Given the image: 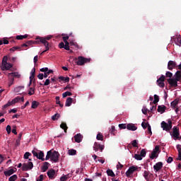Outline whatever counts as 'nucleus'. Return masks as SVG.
<instances>
[{
  "instance_id": "nucleus-1",
  "label": "nucleus",
  "mask_w": 181,
  "mask_h": 181,
  "mask_svg": "<svg viewBox=\"0 0 181 181\" xmlns=\"http://www.w3.org/2000/svg\"><path fill=\"white\" fill-rule=\"evenodd\" d=\"M52 35H48L47 37H37L35 38L36 42L38 45H40V43H42V45H44V46L47 48V50L49 49V42H47V40H50V39H52Z\"/></svg>"
},
{
  "instance_id": "nucleus-2",
  "label": "nucleus",
  "mask_w": 181,
  "mask_h": 181,
  "mask_svg": "<svg viewBox=\"0 0 181 181\" xmlns=\"http://www.w3.org/2000/svg\"><path fill=\"white\" fill-rule=\"evenodd\" d=\"M13 67V65L11 63H8V56H4L2 59L1 62V70L5 71V70H10Z\"/></svg>"
},
{
  "instance_id": "nucleus-3",
  "label": "nucleus",
  "mask_w": 181,
  "mask_h": 181,
  "mask_svg": "<svg viewBox=\"0 0 181 181\" xmlns=\"http://www.w3.org/2000/svg\"><path fill=\"white\" fill-rule=\"evenodd\" d=\"M74 60L76 61L77 66H84L86 63H90V62L91 61V59L79 56L78 57H76Z\"/></svg>"
},
{
  "instance_id": "nucleus-4",
  "label": "nucleus",
  "mask_w": 181,
  "mask_h": 181,
  "mask_svg": "<svg viewBox=\"0 0 181 181\" xmlns=\"http://www.w3.org/2000/svg\"><path fill=\"white\" fill-rule=\"evenodd\" d=\"M168 123H166L165 121H163L161 122V128H163V131H166L167 132H169V131H170V129H172V120L168 119Z\"/></svg>"
},
{
  "instance_id": "nucleus-5",
  "label": "nucleus",
  "mask_w": 181,
  "mask_h": 181,
  "mask_svg": "<svg viewBox=\"0 0 181 181\" xmlns=\"http://www.w3.org/2000/svg\"><path fill=\"white\" fill-rule=\"evenodd\" d=\"M172 136H173V139L176 141V139H178L180 141L181 136H180V132L179 130V127H174L173 128V134H170Z\"/></svg>"
},
{
  "instance_id": "nucleus-6",
  "label": "nucleus",
  "mask_w": 181,
  "mask_h": 181,
  "mask_svg": "<svg viewBox=\"0 0 181 181\" xmlns=\"http://www.w3.org/2000/svg\"><path fill=\"white\" fill-rule=\"evenodd\" d=\"M160 153V146H156L151 154L150 155V159H155V158H158L159 156Z\"/></svg>"
},
{
  "instance_id": "nucleus-7",
  "label": "nucleus",
  "mask_w": 181,
  "mask_h": 181,
  "mask_svg": "<svg viewBox=\"0 0 181 181\" xmlns=\"http://www.w3.org/2000/svg\"><path fill=\"white\" fill-rule=\"evenodd\" d=\"M141 170V168H138L137 166H132L129 167V168L126 172V176L127 177H129L132 173H134L135 171L139 172Z\"/></svg>"
},
{
  "instance_id": "nucleus-8",
  "label": "nucleus",
  "mask_w": 181,
  "mask_h": 181,
  "mask_svg": "<svg viewBox=\"0 0 181 181\" xmlns=\"http://www.w3.org/2000/svg\"><path fill=\"white\" fill-rule=\"evenodd\" d=\"M104 148H105L104 145L100 144L98 142L94 143L93 151H95V152H98V151H100V152H103V151H104Z\"/></svg>"
},
{
  "instance_id": "nucleus-9",
  "label": "nucleus",
  "mask_w": 181,
  "mask_h": 181,
  "mask_svg": "<svg viewBox=\"0 0 181 181\" xmlns=\"http://www.w3.org/2000/svg\"><path fill=\"white\" fill-rule=\"evenodd\" d=\"M33 169V163L28 162V163H23L22 166V170L26 172L28 170H32Z\"/></svg>"
},
{
  "instance_id": "nucleus-10",
  "label": "nucleus",
  "mask_w": 181,
  "mask_h": 181,
  "mask_svg": "<svg viewBox=\"0 0 181 181\" xmlns=\"http://www.w3.org/2000/svg\"><path fill=\"white\" fill-rule=\"evenodd\" d=\"M47 175L50 180H53L56 177V170L51 168L47 171Z\"/></svg>"
},
{
  "instance_id": "nucleus-11",
  "label": "nucleus",
  "mask_w": 181,
  "mask_h": 181,
  "mask_svg": "<svg viewBox=\"0 0 181 181\" xmlns=\"http://www.w3.org/2000/svg\"><path fill=\"white\" fill-rule=\"evenodd\" d=\"M177 81H179V79H176V78H168V84H170V86L171 87H174L175 88H176V87H177Z\"/></svg>"
},
{
  "instance_id": "nucleus-12",
  "label": "nucleus",
  "mask_w": 181,
  "mask_h": 181,
  "mask_svg": "<svg viewBox=\"0 0 181 181\" xmlns=\"http://www.w3.org/2000/svg\"><path fill=\"white\" fill-rule=\"evenodd\" d=\"M60 156V154H59V152L57 151H54L52 153V156H51V160L52 162H54L55 163L57 162H59V156Z\"/></svg>"
},
{
  "instance_id": "nucleus-13",
  "label": "nucleus",
  "mask_w": 181,
  "mask_h": 181,
  "mask_svg": "<svg viewBox=\"0 0 181 181\" xmlns=\"http://www.w3.org/2000/svg\"><path fill=\"white\" fill-rule=\"evenodd\" d=\"M165 76L162 75L158 80H157V84L159 87L161 88H163L165 87Z\"/></svg>"
},
{
  "instance_id": "nucleus-14",
  "label": "nucleus",
  "mask_w": 181,
  "mask_h": 181,
  "mask_svg": "<svg viewBox=\"0 0 181 181\" xmlns=\"http://www.w3.org/2000/svg\"><path fill=\"white\" fill-rule=\"evenodd\" d=\"M19 101H21L22 103H23L25 101V98L23 97L17 96L16 98L13 99L10 102V103H11V105H13V104H16V103H19Z\"/></svg>"
},
{
  "instance_id": "nucleus-15",
  "label": "nucleus",
  "mask_w": 181,
  "mask_h": 181,
  "mask_svg": "<svg viewBox=\"0 0 181 181\" xmlns=\"http://www.w3.org/2000/svg\"><path fill=\"white\" fill-rule=\"evenodd\" d=\"M162 168H163V163L162 162H158L153 165V169L156 170V172H159Z\"/></svg>"
},
{
  "instance_id": "nucleus-16",
  "label": "nucleus",
  "mask_w": 181,
  "mask_h": 181,
  "mask_svg": "<svg viewBox=\"0 0 181 181\" xmlns=\"http://www.w3.org/2000/svg\"><path fill=\"white\" fill-rule=\"evenodd\" d=\"M74 139H75V142H77V144H80V142H81V141H83V134L78 133L77 134H76L74 136Z\"/></svg>"
},
{
  "instance_id": "nucleus-17",
  "label": "nucleus",
  "mask_w": 181,
  "mask_h": 181,
  "mask_svg": "<svg viewBox=\"0 0 181 181\" xmlns=\"http://www.w3.org/2000/svg\"><path fill=\"white\" fill-rule=\"evenodd\" d=\"M176 67V62L174 61H169L168 63V70H172Z\"/></svg>"
},
{
  "instance_id": "nucleus-18",
  "label": "nucleus",
  "mask_w": 181,
  "mask_h": 181,
  "mask_svg": "<svg viewBox=\"0 0 181 181\" xmlns=\"http://www.w3.org/2000/svg\"><path fill=\"white\" fill-rule=\"evenodd\" d=\"M127 129L129 131H136L138 129V127H136L134 124H128L127 125Z\"/></svg>"
},
{
  "instance_id": "nucleus-19",
  "label": "nucleus",
  "mask_w": 181,
  "mask_h": 181,
  "mask_svg": "<svg viewBox=\"0 0 181 181\" xmlns=\"http://www.w3.org/2000/svg\"><path fill=\"white\" fill-rule=\"evenodd\" d=\"M15 173V170L13 168H11L7 171L4 172V175L6 176H11V175H13Z\"/></svg>"
},
{
  "instance_id": "nucleus-20",
  "label": "nucleus",
  "mask_w": 181,
  "mask_h": 181,
  "mask_svg": "<svg viewBox=\"0 0 181 181\" xmlns=\"http://www.w3.org/2000/svg\"><path fill=\"white\" fill-rule=\"evenodd\" d=\"M45 153L43 151H40L38 156H37V159H40L42 162H45Z\"/></svg>"
},
{
  "instance_id": "nucleus-21",
  "label": "nucleus",
  "mask_w": 181,
  "mask_h": 181,
  "mask_svg": "<svg viewBox=\"0 0 181 181\" xmlns=\"http://www.w3.org/2000/svg\"><path fill=\"white\" fill-rule=\"evenodd\" d=\"M178 104L179 100L175 99V100L171 102V108H173V110H175V108L177 107Z\"/></svg>"
},
{
  "instance_id": "nucleus-22",
  "label": "nucleus",
  "mask_w": 181,
  "mask_h": 181,
  "mask_svg": "<svg viewBox=\"0 0 181 181\" xmlns=\"http://www.w3.org/2000/svg\"><path fill=\"white\" fill-rule=\"evenodd\" d=\"M166 110V106L165 105H158V112H161V114H163Z\"/></svg>"
},
{
  "instance_id": "nucleus-23",
  "label": "nucleus",
  "mask_w": 181,
  "mask_h": 181,
  "mask_svg": "<svg viewBox=\"0 0 181 181\" xmlns=\"http://www.w3.org/2000/svg\"><path fill=\"white\" fill-rule=\"evenodd\" d=\"M73 104V98H68L65 103V107H70Z\"/></svg>"
},
{
  "instance_id": "nucleus-24",
  "label": "nucleus",
  "mask_w": 181,
  "mask_h": 181,
  "mask_svg": "<svg viewBox=\"0 0 181 181\" xmlns=\"http://www.w3.org/2000/svg\"><path fill=\"white\" fill-rule=\"evenodd\" d=\"M36 74V69L35 68H33L32 70H31V72H30V80H33L35 78V76Z\"/></svg>"
},
{
  "instance_id": "nucleus-25",
  "label": "nucleus",
  "mask_w": 181,
  "mask_h": 181,
  "mask_svg": "<svg viewBox=\"0 0 181 181\" xmlns=\"http://www.w3.org/2000/svg\"><path fill=\"white\" fill-rule=\"evenodd\" d=\"M49 163L47 162L44 163V164L42 166V172H46V170H47V169H49Z\"/></svg>"
},
{
  "instance_id": "nucleus-26",
  "label": "nucleus",
  "mask_w": 181,
  "mask_h": 181,
  "mask_svg": "<svg viewBox=\"0 0 181 181\" xmlns=\"http://www.w3.org/2000/svg\"><path fill=\"white\" fill-rule=\"evenodd\" d=\"M107 176H110L111 177H115V174L114 173V171L111 169L107 170Z\"/></svg>"
},
{
  "instance_id": "nucleus-27",
  "label": "nucleus",
  "mask_w": 181,
  "mask_h": 181,
  "mask_svg": "<svg viewBox=\"0 0 181 181\" xmlns=\"http://www.w3.org/2000/svg\"><path fill=\"white\" fill-rule=\"evenodd\" d=\"M60 128H62V129H64V132H67V129L69 127H67V124L64 122H62L61 124H60Z\"/></svg>"
},
{
  "instance_id": "nucleus-28",
  "label": "nucleus",
  "mask_w": 181,
  "mask_h": 181,
  "mask_svg": "<svg viewBox=\"0 0 181 181\" xmlns=\"http://www.w3.org/2000/svg\"><path fill=\"white\" fill-rule=\"evenodd\" d=\"M177 149L178 151V158H177V160H181V147H180V145H177Z\"/></svg>"
},
{
  "instance_id": "nucleus-29",
  "label": "nucleus",
  "mask_w": 181,
  "mask_h": 181,
  "mask_svg": "<svg viewBox=\"0 0 181 181\" xmlns=\"http://www.w3.org/2000/svg\"><path fill=\"white\" fill-rule=\"evenodd\" d=\"M37 107H39V102L34 100L32 102L31 108H33L34 110L36 109Z\"/></svg>"
},
{
  "instance_id": "nucleus-30",
  "label": "nucleus",
  "mask_w": 181,
  "mask_h": 181,
  "mask_svg": "<svg viewBox=\"0 0 181 181\" xmlns=\"http://www.w3.org/2000/svg\"><path fill=\"white\" fill-rule=\"evenodd\" d=\"M52 151H47L45 160H49V159H51L52 160Z\"/></svg>"
},
{
  "instance_id": "nucleus-31",
  "label": "nucleus",
  "mask_w": 181,
  "mask_h": 181,
  "mask_svg": "<svg viewBox=\"0 0 181 181\" xmlns=\"http://www.w3.org/2000/svg\"><path fill=\"white\" fill-rule=\"evenodd\" d=\"M59 79L61 80V81H64L65 83H69V81H70V78L69 77L59 76Z\"/></svg>"
},
{
  "instance_id": "nucleus-32",
  "label": "nucleus",
  "mask_w": 181,
  "mask_h": 181,
  "mask_svg": "<svg viewBox=\"0 0 181 181\" xmlns=\"http://www.w3.org/2000/svg\"><path fill=\"white\" fill-rule=\"evenodd\" d=\"M68 153L69 155H70L71 156H74V155L77 154V151L74 150V149H69L68 151Z\"/></svg>"
},
{
  "instance_id": "nucleus-33",
  "label": "nucleus",
  "mask_w": 181,
  "mask_h": 181,
  "mask_svg": "<svg viewBox=\"0 0 181 181\" xmlns=\"http://www.w3.org/2000/svg\"><path fill=\"white\" fill-rule=\"evenodd\" d=\"M37 42V40H36L35 41L28 40L25 43L27 44V45L30 46L32 45H38Z\"/></svg>"
},
{
  "instance_id": "nucleus-34",
  "label": "nucleus",
  "mask_w": 181,
  "mask_h": 181,
  "mask_svg": "<svg viewBox=\"0 0 181 181\" xmlns=\"http://www.w3.org/2000/svg\"><path fill=\"white\" fill-rule=\"evenodd\" d=\"M71 95H73V93H71V92L69 91L64 92L62 94L63 98H66V97H70Z\"/></svg>"
},
{
  "instance_id": "nucleus-35",
  "label": "nucleus",
  "mask_w": 181,
  "mask_h": 181,
  "mask_svg": "<svg viewBox=\"0 0 181 181\" xmlns=\"http://www.w3.org/2000/svg\"><path fill=\"white\" fill-rule=\"evenodd\" d=\"M180 78H181V72L180 71H177L175 73V80H178V81H180Z\"/></svg>"
},
{
  "instance_id": "nucleus-36",
  "label": "nucleus",
  "mask_w": 181,
  "mask_h": 181,
  "mask_svg": "<svg viewBox=\"0 0 181 181\" xmlns=\"http://www.w3.org/2000/svg\"><path fill=\"white\" fill-rule=\"evenodd\" d=\"M142 113L144 114V115H146L148 114V112H151V110H148V108H146V107L144 106L142 110Z\"/></svg>"
},
{
  "instance_id": "nucleus-37",
  "label": "nucleus",
  "mask_w": 181,
  "mask_h": 181,
  "mask_svg": "<svg viewBox=\"0 0 181 181\" xmlns=\"http://www.w3.org/2000/svg\"><path fill=\"white\" fill-rule=\"evenodd\" d=\"M59 118H60V114H58V113L54 115L52 117V121H56V120L59 119Z\"/></svg>"
},
{
  "instance_id": "nucleus-38",
  "label": "nucleus",
  "mask_w": 181,
  "mask_h": 181,
  "mask_svg": "<svg viewBox=\"0 0 181 181\" xmlns=\"http://www.w3.org/2000/svg\"><path fill=\"white\" fill-rule=\"evenodd\" d=\"M53 74V70L52 69L48 70L47 72L44 74V78H47V76H49V74Z\"/></svg>"
},
{
  "instance_id": "nucleus-39",
  "label": "nucleus",
  "mask_w": 181,
  "mask_h": 181,
  "mask_svg": "<svg viewBox=\"0 0 181 181\" xmlns=\"http://www.w3.org/2000/svg\"><path fill=\"white\" fill-rule=\"evenodd\" d=\"M96 139H98V141H103V139H104V136H103L101 133H98L96 136Z\"/></svg>"
},
{
  "instance_id": "nucleus-40",
  "label": "nucleus",
  "mask_w": 181,
  "mask_h": 181,
  "mask_svg": "<svg viewBox=\"0 0 181 181\" xmlns=\"http://www.w3.org/2000/svg\"><path fill=\"white\" fill-rule=\"evenodd\" d=\"M149 125H151V124H149L148 122H143L141 123V127H142V128H143L144 129H146V128H148V127H149Z\"/></svg>"
},
{
  "instance_id": "nucleus-41",
  "label": "nucleus",
  "mask_w": 181,
  "mask_h": 181,
  "mask_svg": "<svg viewBox=\"0 0 181 181\" xmlns=\"http://www.w3.org/2000/svg\"><path fill=\"white\" fill-rule=\"evenodd\" d=\"M110 134H112V135H115V134H117V130L115 129V126H111Z\"/></svg>"
},
{
  "instance_id": "nucleus-42",
  "label": "nucleus",
  "mask_w": 181,
  "mask_h": 181,
  "mask_svg": "<svg viewBox=\"0 0 181 181\" xmlns=\"http://www.w3.org/2000/svg\"><path fill=\"white\" fill-rule=\"evenodd\" d=\"M70 46H74V47H76V49H78V44L74 41H70L69 42Z\"/></svg>"
},
{
  "instance_id": "nucleus-43",
  "label": "nucleus",
  "mask_w": 181,
  "mask_h": 181,
  "mask_svg": "<svg viewBox=\"0 0 181 181\" xmlns=\"http://www.w3.org/2000/svg\"><path fill=\"white\" fill-rule=\"evenodd\" d=\"M18 179V175H13L8 178V181H15Z\"/></svg>"
},
{
  "instance_id": "nucleus-44",
  "label": "nucleus",
  "mask_w": 181,
  "mask_h": 181,
  "mask_svg": "<svg viewBox=\"0 0 181 181\" xmlns=\"http://www.w3.org/2000/svg\"><path fill=\"white\" fill-rule=\"evenodd\" d=\"M159 103V96L158 95H154L153 104H158Z\"/></svg>"
},
{
  "instance_id": "nucleus-45",
  "label": "nucleus",
  "mask_w": 181,
  "mask_h": 181,
  "mask_svg": "<svg viewBox=\"0 0 181 181\" xmlns=\"http://www.w3.org/2000/svg\"><path fill=\"white\" fill-rule=\"evenodd\" d=\"M35 88H30L28 90V95H33V94H35Z\"/></svg>"
},
{
  "instance_id": "nucleus-46",
  "label": "nucleus",
  "mask_w": 181,
  "mask_h": 181,
  "mask_svg": "<svg viewBox=\"0 0 181 181\" xmlns=\"http://www.w3.org/2000/svg\"><path fill=\"white\" fill-rule=\"evenodd\" d=\"M6 131L8 134H11V132H12V127H11V125H7Z\"/></svg>"
},
{
  "instance_id": "nucleus-47",
  "label": "nucleus",
  "mask_w": 181,
  "mask_h": 181,
  "mask_svg": "<svg viewBox=\"0 0 181 181\" xmlns=\"http://www.w3.org/2000/svg\"><path fill=\"white\" fill-rule=\"evenodd\" d=\"M134 158L136 159V160H142L141 154H134Z\"/></svg>"
},
{
  "instance_id": "nucleus-48",
  "label": "nucleus",
  "mask_w": 181,
  "mask_h": 181,
  "mask_svg": "<svg viewBox=\"0 0 181 181\" xmlns=\"http://www.w3.org/2000/svg\"><path fill=\"white\" fill-rule=\"evenodd\" d=\"M140 155L141 156V158H145V156H146V151L145 149H142Z\"/></svg>"
},
{
  "instance_id": "nucleus-49",
  "label": "nucleus",
  "mask_w": 181,
  "mask_h": 181,
  "mask_svg": "<svg viewBox=\"0 0 181 181\" xmlns=\"http://www.w3.org/2000/svg\"><path fill=\"white\" fill-rule=\"evenodd\" d=\"M132 145L134 148H138V141L136 140H133L132 141Z\"/></svg>"
},
{
  "instance_id": "nucleus-50",
  "label": "nucleus",
  "mask_w": 181,
  "mask_h": 181,
  "mask_svg": "<svg viewBox=\"0 0 181 181\" xmlns=\"http://www.w3.org/2000/svg\"><path fill=\"white\" fill-rule=\"evenodd\" d=\"M23 88H24L23 86H18L14 89V93H19V91H21V90H22Z\"/></svg>"
},
{
  "instance_id": "nucleus-51",
  "label": "nucleus",
  "mask_w": 181,
  "mask_h": 181,
  "mask_svg": "<svg viewBox=\"0 0 181 181\" xmlns=\"http://www.w3.org/2000/svg\"><path fill=\"white\" fill-rule=\"evenodd\" d=\"M119 129H127V124H119Z\"/></svg>"
},
{
  "instance_id": "nucleus-52",
  "label": "nucleus",
  "mask_w": 181,
  "mask_h": 181,
  "mask_svg": "<svg viewBox=\"0 0 181 181\" xmlns=\"http://www.w3.org/2000/svg\"><path fill=\"white\" fill-rule=\"evenodd\" d=\"M148 176H149V172L145 170L144 173V177L146 179V180H148Z\"/></svg>"
},
{
  "instance_id": "nucleus-53",
  "label": "nucleus",
  "mask_w": 181,
  "mask_h": 181,
  "mask_svg": "<svg viewBox=\"0 0 181 181\" xmlns=\"http://www.w3.org/2000/svg\"><path fill=\"white\" fill-rule=\"evenodd\" d=\"M165 76L169 78H172V77L173 76V74H172L170 71H167Z\"/></svg>"
},
{
  "instance_id": "nucleus-54",
  "label": "nucleus",
  "mask_w": 181,
  "mask_h": 181,
  "mask_svg": "<svg viewBox=\"0 0 181 181\" xmlns=\"http://www.w3.org/2000/svg\"><path fill=\"white\" fill-rule=\"evenodd\" d=\"M32 154L29 152H26L24 154V159H29V157L31 156Z\"/></svg>"
},
{
  "instance_id": "nucleus-55",
  "label": "nucleus",
  "mask_w": 181,
  "mask_h": 181,
  "mask_svg": "<svg viewBox=\"0 0 181 181\" xmlns=\"http://www.w3.org/2000/svg\"><path fill=\"white\" fill-rule=\"evenodd\" d=\"M148 134H149L150 136L152 135V128L151 127V125H148L147 127Z\"/></svg>"
},
{
  "instance_id": "nucleus-56",
  "label": "nucleus",
  "mask_w": 181,
  "mask_h": 181,
  "mask_svg": "<svg viewBox=\"0 0 181 181\" xmlns=\"http://www.w3.org/2000/svg\"><path fill=\"white\" fill-rule=\"evenodd\" d=\"M40 71H42V73H46L49 71V68L45 67V68H42L40 69Z\"/></svg>"
},
{
  "instance_id": "nucleus-57",
  "label": "nucleus",
  "mask_w": 181,
  "mask_h": 181,
  "mask_svg": "<svg viewBox=\"0 0 181 181\" xmlns=\"http://www.w3.org/2000/svg\"><path fill=\"white\" fill-rule=\"evenodd\" d=\"M11 105H12L11 102H8L6 105L3 106V110H5V108H8V107H11Z\"/></svg>"
},
{
  "instance_id": "nucleus-58",
  "label": "nucleus",
  "mask_w": 181,
  "mask_h": 181,
  "mask_svg": "<svg viewBox=\"0 0 181 181\" xmlns=\"http://www.w3.org/2000/svg\"><path fill=\"white\" fill-rule=\"evenodd\" d=\"M44 179V175H40L37 179L36 181H43Z\"/></svg>"
},
{
  "instance_id": "nucleus-59",
  "label": "nucleus",
  "mask_w": 181,
  "mask_h": 181,
  "mask_svg": "<svg viewBox=\"0 0 181 181\" xmlns=\"http://www.w3.org/2000/svg\"><path fill=\"white\" fill-rule=\"evenodd\" d=\"M64 46H65V45H64V42H60L59 45V49H64Z\"/></svg>"
},
{
  "instance_id": "nucleus-60",
  "label": "nucleus",
  "mask_w": 181,
  "mask_h": 181,
  "mask_svg": "<svg viewBox=\"0 0 181 181\" xmlns=\"http://www.w3.org/2000/svg\"><path fill=\"white\" fill-rule=\"evenodd\" d=\"M37 77H38L39 80H43V77H45V75H43V74H39L37 75Z\"/></svg>"
},
{
  "instance_id": "nucleus-61",
  "label": "nucleus",
  "mask_w": 181,
  "mask_h": 181,
  "mask_svg": "<svg viewBox=\"0 0 181 181\" xmlns=\"http://www.w3.org/2000/svg\"><path fill=\"white\" fill-rule=\"evenodd\" d=\"M56 100V104H60V97L59 96H56L55 98Z\"/></svg>"
},
{
  "instance_id": "nucleus-62",
  "label": "nucleus",
  "mask_w": 181,
  "mask_h": 181,
  "mask_svg": "<svg viewBox=\"0 0 181 181\" xmlns=\"http://www.w3.org/2000/svg\"><path fill=\"white\" fill-rule=\"evenodd\" d=\"M19 145H21V140L17 139L16 141L15 146H19Z\"/></svg>"
},
{
  "instance_id": "nucleus-63",
  "label": "nucleus",
  "mask_w": 181,
  "mask_h": 181,
  "mask_svg": "<svg viewBox=\"0 0 181 181\" xmlns=\"http://www.w3.org/2000/svg\"><path fill=\"white\" fill-rule=\"evenodd\" d=\"M172 162H173V158L172 157H169L167 160V163H172Z\"/></svg>"
},
{
  "instance_id": "nucleus-64",
  "label": "nucleus",
  "mask_w": 181,
  "mask_h": 181,
  "mask_svg": "<svg viewBox=\"0 0 181 181\" xmlns=\"http://www.w3.org/2000/svg\"><path fill=\"white\" fill-rule=\"evenodd\" d=\"M60 180L61 181H66V180H67V177L66 175H64V176L60 177Z\"/></svg>"
}]
</instances>
